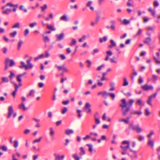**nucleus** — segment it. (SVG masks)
<instances>
[{
    "label": "nucleus",
    "instance_id": "f257e3e1",
    "mask_svg": "<svg viewBox=\"0 0 160 160\" xmlns=\"http://www.w3.org/2000/svg\"><path fill=\"white\" fill-rule=\"evenodd\" d=\"M121 103L120 104V106L122 108L121 111L122 112V115L125 116L127 114L130 107L132 106L134 101L133 99H130L127 103L125 99H122L121 100Z\"/></svg>",
    "mask_w": 160,
    "mask_h": 160
},
{
    "label": "nucleus",
    "instance_id": "f03ea898",
    "mask_svg": "<svg viewBox=\"0 0 160 160\" xmlns=\"http://www.w3.org/2000/svg\"><path fill=\"white\" fill-rule=\"evenodd\" d=\"M130 146V142L129 141L125 140L122 142L120 146L121 150L120 151L122 155L126 154L129 151V150L131 149Z\"/></svg>",
    "mask_w": 160,
    "mask_h": 160
},
{
    "label": "nucleus",
    "instance_id": "7ed1b4c3",
    "mask_svg": "<svg viewBox=\"0 0 160 160\" xmlns=\"http://www.w3.org/2000/svg\"><path fill=\"white\" fill-rule=\"evenodd\" d=\"M126 154L130 157L132 160L137 158L138 157L137 151L133 150L132 149L129 150V151Z\"/></svg>",
    "mask_w": 160,
    "mask_h": 160
},
{
    "label": "nucleus",
    "instance_id": "20e7f679",
    "mask_svg": "<svg viewBox=\"0 0 160 160\" xmlns=\"http://www.w3.org/2000/svg\"><path fill=\"white\" fill-rule=\"evenodd\" d=\"M27 65H26L25 62L23 61L20 62L21 64L24 67L26 70L28 69H31L33 67V64L31 63V59H28L26 61Z\"/></svg>",
    "mask_w": 160,
    "mask_h": 160
},
{
    "label": "nucleus",
    "instance_id": "39448f33",
    "mask_svg": "<svg viewBox=\"0 0 160 160\" xmlns=\"http://www.w3.org/2000/svg\"><path fill=\"white\" fill-rule=\"evenodd\" d=\"M129 128L134 130L136 131L138 133H140L142 132V129L139 126V125L134 126L133 124H131L130 125Z\"/></svg>",
    "mask_w": 160,
    "mask_h": 160
},
{
    "label": "nucleus",
    "instance_id": "423d86ee",
    "mask_svg": "<svg viewBox=\"0 0 160 160\" xmlns=\"http://www.w3.org/2000/svg\"><path fill=\"white\" fill-rule=\"evenodd\" d=\"M27 74V73L26 72H24L22 73L18 74L16 76V80L17 82H19L18 84H19V86H21L22 85V84L21 82L22 81L21 78L26 75Z\"/></svg>",
    "mask_w": 160,
    "mask_h": 160
},
{
    "label": "nucleus",
    "instance_id": "0eeeda50",
    "mask_svg": "<svg viewBox=\"0 0 160 160\" xmlns=\"http://www.w3.org/2000/svg\"><path fill=\"white\" fill-rule=\"evenodd\" d=\"M55 67L57 68L59 70L63 72H68V70L64 65L61 66H58L56 64L55 65Z\"/></svg>",
    "mask_w": 160,
    "mask_h": 160
},
{
    "label": "nucleus",
    "instance_id": "6e6552de",
    "mask_svg": "<svg viewBox=\"0 0 160 160\" xmlns=\"http://www.w3.org/2000/svg\"><path fill=\"white\" fill-rule=\"evenodd\" d=\"M91 106V105L89 103L87 102L86 103L85 105L83 108V109L87 113H91L92 110L90 108Z\"/></svg>",
    "mask_w": 160,
    "mask_h": 160
},
{
    "label": "nucleus",
    "instance_id": "1a4fd4ad",
    "mask_svg": "<svg viewBox=\"0 0 160 160\" xmlns=\"http://www.w3.org/2000/svg\"><path fill=\"white\" fill-rule=\"evenodd\" d=\"M142 88L144 90L146 91L152 90L153 89V86L149 85L147 83L142 86Z\"/></svg>",
    "mask_w": 160,
    "mask_h": 160
},
{
    "label": "nucleus",
    "instance_id": "9d476101",
    "mask_svg": "<svg viewBox=\"0 0 160 160\" xmlns=\"http://www.w3.org/2000/svg\"><path fill=\"white\" fill-rule=\"evenodd\" d=\"M14 112V111L12 106H9L8 107V114L7 118H10Z\"/></svg>",
    "mask_w": 160,
    "mask_h": 160
},
{
    "label": "nucleus",
    "instance_id": "9b49d317",
    "mask_svg": "<svg viewBox=\"0 0 160 160\" xmlns=\"http://www.w3.org/2000/svg\"><path fill=\"white\" fill-rule=\"evenodd\" d=\"M14 84L15 85V90L12 92V95L14 98H15L18 88L21 87L19 86V84L18 85L17 84L15 83Z\"/></svg>",
    "mask_w": 160,
    "mask_h": 160
},
{
    "label": "nucleus",
    "instance_id": "f8f14e48",
    "mask_svg": "<svg viewBox=\"0 0 160 160\" xmlns=\"http://www.w3.org/2000/svg\"><path fill=\"white\" fill-rule=\"evenodd\" d=\"M55 37L57 38V40L60 41L64 37V35L63 33H62L60 34H56L55 35Z\"/></svg>",
    "mask_w": 160,
    "mask_h": 160
},
{
    "label": "nucleus",
    "instance_id": "ddd939ff",
    "mask_svg": "<svg viewBox=\"0 0 160 160\" xmlns=\"http://www.w3.org/2000/svg\"><path fill=\"white\" fill-rule=\"evenodd\" d=\"M18 106L19 109L22 110L23 111H25L28 109V108L25 107L23 102H22L19 104Z\"/></svg>",
    "mask_w": 160,
    "mask_h": 160
},
{
    "label": "nucleus",
    "instance_id": "4468645a",
    "mask_svg": "<svg viewBox=\"0 0 160 160\" xmlns=\"http://www.w3.org/2000/svg\"><path fill=\"white\" fill-rule=\"evenodd\" d=\"M106 53L107 55H106V58L104 59V60L105 61H107L108 60V59H109V57L112 55V52L110 50H109V51H107L106 52Z\"/></svg>",
    "mask_w": 160,
    "mask_h": 160
},
{
    "label": "nucleus",
    "instance_id": "2eb2a0df",
    "mask_svg": "<svg viewBox=\"0 0 160 160\" xmlns=\"http://www.w3.org/2000/svg\"><path fill=\"white\" fill-rule=\"evenodd\" d=\"M74 132L73 130L70 129H68L65 130V134L68 136L70 135L71 134H73Z\"/></svg>",
    "mask_w": 160,
    "mask_h": 160
},
{
    "label": "nucleus",
    "instance_id": "dca6fc26",
    "mask_svg": "<svg viewBox=\"0 0 160 160\" xmlns=\"http://www.w3.org/2000/svg\"><path fill=\"white\" fill-rule=\"evenodd\" d=\"M6 61L7 62V63L9 64L10 67H12L14 65L15 63L13 60L12 59H10L8 58H7L6 60Z\"/></svg>",
    "mask_w": 160,
    "mask_h": 160
},
{
    "label": "nucleus",
    "instance_id": "f3484780",
    "mask_svg": "<svg viewBox=\"0 0 160 160\" xmlns=\"http://www.w3.org/2000/svg\"><path fill=\"white\" fill-rule=\"evenodd\" d=\"M55 160H63L65 157L64 155H62L61 156L58 154H55Z\"/></svg>",
    "mask_w": 160,
    "mask_h": 160
},
{
    "label": "nucleus",
    "instance_id": "a211bd4d",
    "mask_svg": "<svg viewBox=\"0 0 160 160\" xmlns=\"http://www.w3.org/2000/svg\"><path fill=\"white\" fill-rule=\"evenodd\" d=\"M148 145L153 148L154 146V141L151 139H148Z\"/></svg>",
    "mask_w": 160,
    "mask_h": 160
},
{
    "label": "nucleus",
    "instance_id": "6ab92c4d",
    "mask_svg": "<svg viewBox=\"0 0 160 160\" xmlns=\"http://www.w3.org/2000/svg\"><path fill=\"white\" fill-rule=\"evenodd\" d=\"M69 19L66 15H64L61 17L60 18V20L61 21L67 22L69 21Z\"/></svg>",
    "mask_w": 160,
    "mask_h": 160
},
{
    "label": "nucleus",
    "instance_id": "aec40b11",
    "mask_svg": "<svg viewBox=\"0 0 160 160\" xmlns=\"http://www.w3.org/2000/svg\"><path fill=\"white\" fill-rule=\"evenodd\" d=\"M1 84L3 83H7L9 82V80L8 78L6 77H2L1 78Z\"/></svg>",
    "mask_w": 160,
    "mask_h": 160
},
{
    "label": "nucleus",
    "instance_id": "412c9836",
    "mask_svg": "<svg viewBox=\"0 0 160 160\" xmlns=\"http://www.w3.org/2000/svg\"><path fill=\"white\" fill-rule=\"evenodd\" d=\"M53 18V14L52 13H50L48 15V17H46L45 18V20L46 21H49L50 19H52Z\"/></svg>",
    "mask_w": 160,
    "mask_h": 160
},
{
    "label": "nucleus",
    "instance_id": "4be33fe9",
    "mask_svg": "<svg viewBox=\"0 0 160 160\" xmlns=\"http://www.w3.org/2000/svg\"><path fill=\"white\" fill-rule=\"evenodd\" d=\"M20 27V24L19 22H17L14 24L12 27V28H19Z\"/></svg>",
    "mask_w": 160,
    "mask_h": 160
},
{
    "label": "nucleus",
    "instance_id": "5701e85b",
    "mask_svg": "<svg viewBox=\"0 0 160 160\" xmlns=\"http://www.w3.org/2000/svg\"><path fill=\"white\" fill-rule=\"evenodd\" d=\"M11 11V9H7L6 10L2 11V13L3 14H5L6 15L8 14Z\"/></svg>",
    "mask_w": 160,
    "mask_h": 160
},
{
    "label": "nucleus",
    "instance_id": "b1692460",
    "mask_svg": "<svg viewBox=\"0 0 160 160\" xmlns=\"http://www.w3.org/2000/svg\"><path fill=\"white\" fill-rule=\"evenodd\" d=\"M47 28L48 29L53 31H55L56 30V28H54L52 25H48L47 24Z\"/></svg>",
    "mask_w": 160,
    "mask_h": 160
},
{
    "label": "nucleus",
    "instance_id": "393cba45",
    "mask_svg": "<svg viewBox=\"0 0 160 160\" xmlns=\"http://www.w3.org/2000/svg\"><path fill=\"white\" fill-rule=\"evenodd\" d=\"M86 145L88 147V150L90 152L92 153L93 150V145L92 144H87Z\"/></svg>",
    "mask_w": 160,
    "mask_h": 160
},
{
    "label": "nucleus",
    "instance_id": "a878e982",
    "mask_svg": "<svg viewBox=\"0 0 160 160\" xmlns=\"http://www.w3.org/2000/svg\"><path fill=\"white\" fill-rule=\"evenodd\" d=\"M111 45H109V47L111 48L112 47H115L116 46V44L113 40H111L110 41Z\"/></svg>",
    "mask_w": 160,
    "mask_h": 160
},
{
    "label": "nucleus",
    "instance_id": "bb28decb",
    "mask_svg": "<svg viewBox=\"0 0 160 160\" xmlns=\"http://www.w3.org/2000/svg\"><path fill=\"white\" fill-rule=\"evenodd\" d=\"M94 118L95 124L97 125L100 124L101 122L100 118L97 117H96V115L94 116Z\"/></svg>",
    "mask_w": 160,
    "mask_h": 160
},
{
    "label": "nucleus",
    "instance_id": "cd10ccee",
    "mask_svg": "<svg viewBox=\"0 0 160 160\" xmlns=\"http://www.w3.org/2000/svg\"><path fill=\"white\" fill-rule=\"evenodd\" d=\"M19 145V142L18 140H15L13 141V147L15 148H17Z\"/></svg>",
    "mask_w": 160,
    "mask_h": 160
},
{
    "label": "nucleus",
    "instance_id": "c85d7f7f",
    "mask_svg": "<svg viewBox=\"0 0 160 160\" xmlns=\"http://www.w3.org/2000/svg\"><path fill=\"white\" fill-rule=\"evenodd\" d=\"M107 39V38L106 36H104L103 38H100L99 39V42L102 43L103 42H106Z\"/></svg>",
    "mask_w": 160,
    "mask_h": 160
},
{
    "label": "nucleus",
    "instance_id": "c756f323",
    "mask_svg": "<svg viewBox=\"0 0 160 160\" xmlns=\"http://www.w3.org/2000/svg\"><path fill=\"white\" fill-rule=\"evenodd\" d=\"M14 5H15L13 4L12 3H11V2H8V3H7L6 6L2 7V9L3 10L5 8H6V6H9L10 7H14Z\"/></svg>",
    "mask_w": 160,
    "mask_h": 160
},
{
    "label": "nucleus",
    "instance_id": "7c9ffc66",
    "mask_svg": "<svg viewBox=\"0 0 160 160\" xmlns=\"http://www.w3.org/2000/svg\"><path fill=\"white\" fill-rule=\"evenodd\" d=\"M50 135L51 136H53L55 133V132L53 128L51 127L49 128Z\"/></svg>",
    "mask_w": 160,
    "mask_h": 160
},
{
    "label": "nucleus",
    "instance_id": "2f4dec72",
    "mask_svg": "<svg viewBox=\"0 0 160 160\" xmlns=\"http://www.w3.org/2000/svg\"><path fill=\"white\" fill-rule=\"evenodd\" d=\"M42 139V138L41 137H40L39 138L37 139H35L32 142V143H38L40 142L41 140Z\"/></svg>",
    "mask_w": 160,
    "mask_h": 160
},
{
    "label": "nucleus",
    "instance_id": "473e14b6",
    "mask_svg": "<svg viewBox=\"0 0 160 160\" xmlns=\"http://www.w3.org/2000/svg\"><path fill=\"white\" fill-rule=\"evenodd\" d=\"M146 29L148 32L150 31H153L154 29V28L151 26H148L146 28Z\"/></svg>",
    "mask_w": 160,
    "mask_h": 160
},
{
    "label": "nucleus",
    "instance_id": "72a5a7b5",
    "mask_svg": "<svg viewBox=\"0 0 160 160\" xmlns=\"http://www.w3.org/2000/svg\"><path fill=\"white\" fill-rule=\"evenodd\" d=\"M123 86H127L128 85V82L126 78H124L123 79Z\"/></svg>",
    "mask_w": 160,
    "mask_h": 160
},
{
    "label": "nucleus",
    "instance_id": "f704fd0d",
    "mask_svg": "<svg viewBox=\"0 0 160 160\" xmlns=\"http://www.w3.org/2000/svg\"><path fill=\"white\" fill-rule=\"evenodd\" d=\"M17 34V32L16 31H14L13 32H11L9 33L10 36L12 38L15 37Z\"/></svg>",
    "mask_w": 160,
    "mask_h": 160
},
{
    "label": "nucleus",
    "instance_id": "c9c22d12",
    "mask_svg": "<svg viewBox=\"0 0 160 160\" xmlns=\"http://www.w3.org/2000/svg\"><path fill=\"white\" fill-rule=\"evenodd\" d=\"M43 40L44 42H48L50 41V39L47 36H45L44 35H43Z\"/></svg>",
    "mask_w": 160,
    "mask_h": 160
},
{
    "label": "nucleus",
    "instance_id": "e433bc0d",
    "mask_svg": "<svg viewBox=\"0 0 160 160\" xmlns=\"http://www.w3.org/2000/svg\"><path fill=\"white\" fill-rule=\"evenodd\" d=\"M77 41L75 39H72L71 42L70 43V46H72L76 44Z\"/></svg>",
    "mask_w": 160,
    "mask_h": 160
},
{
    "label": "nucleus",
    "instance_id": "4c0bfd02",
    "mask_svg": "<svg viewBox=\"0 0 160 160\" xmlns=\"http://www.w3.org/2000/svg\"><path fill=\"white\" fill-rule=\"evenodd\" d=\"M23 43V42L22 40H20L19 41L18 44V49L19 50Z\"/></svg>",
    "mask_w": 160,
    "mask_h": 160
},
{
    "label": "nucleus",
    "instance_id": "58836bf2",
    "mask_svg": "<svg viewBox=\"0 0 160 160\" xmlns=\"http://www.w3.org/2000/svg\"><path fill=\"white\" fill-rule=\"evenodd\" d=\"M142 113L141 111H133L132 113V114H137L138 115H141L142 114Z\"/></svg>",
    "mask_w": 160,
    "mask_h": 160
},
{
    "label": "nucleus",
    "instance_id": "ea45409f",
    "mask_svg": "<svg viewBox=\"0 0 160 160\" xmlns=\"http://www.w3.org/2000/svg\"><path fill=\"white\" fill-rule=\"evenodd\" d=\"M72 157L75 160H79V157L76 154H72Z\"/></svg>",
    "mask_w": 160,
    "mask_h": 160
},
{
    "label": "nucleus",
    "instance_id": "a19ab883",
    "mask_svg": "<svg viewBox=\"0 0 160 160\" xmlns=\"http://www.w3.org/2000/svg\"><path fill=\"white\" fill-rule=\"evenodd\" d=\"M130 23V21L126 19H124L122 22V24L123 25H127Z\"/></svg>",
    "mask_w": 160,
    "mask_h": 160
},
{
    "label": "nucleus",
    "instance_id": "79ce46f5",
    "mask_svg": "<svg viewBox=\"0 0 160 160\" xmlns=\"http://www.w3.org/2000/svg\"><path fill=\"white\" fill-rule=\"evenodd\" d=\"M109 92H108L105 91H103V93L102 96L105 99L107 98L108 96L109 95Z\"/></svg>",
    "mask_w": 160,
    "mask_h": 160
},
{
    "label": "nucleus",
    "instance_id": "37998d69",
    "mask_svg": "<svg viewBox=\"0 0 160 160\" xmlns=\"http://www.w3.org/2000/svg\"><path fill=\"white\" fill-rule=\"evenodd\" d=\"M37 22H33L32 23H30L29 24V26L31 28H33L34 26H36L37 25Z\"/></svg>",
    "mask_w": 160,
    "mask_h": 160
},
{
    "label": "nucleus",
    "instance_id": "c03bdc74",
    "mask_svg": "<svg viewBox=\"0 0 160 160\" xmlns=\"http://www.w3.org/2000/svg\"><path fill=\"white\" fill-rule=\"evenodd\" d=\"M151 40V38L150 37H148L144 41V42L147 43L149 44Z\"/></svg>",
    "mask_w": 160,
    "mask_h": 160
},
{
    "label": "nucleus",
    "instance_id": "a18cd8bd",
    "mask_svg": "<svg viewBox=\"0 0 160 160\" xmlns=\"http://www.w3.org/2000/svg\"><path fill=\"white\" fill-rule=\"evenodd\" d=\"M153 5L154 7H158L159 6V4L158 1L155 0L153 2Z\"/></svg>",
    "mask_w": 160,
    "mask_h": 160
},
{
    "label": "nucleus",
    "instance_id": "49530a36",
    "mask_svg": "<svg viewBox=\"0 0 160 160\" xmlns=\"http://www.w3.org/2000/svg\"><path fill=\"white\" fill-rule=\"evenodd\" d=\"M105 67V65L104 64H102L98 66L96 69V70L98 71H101L102 68H104Z\"/></svg>",
    "mask_w": 160,
    "mask_h": 160
},
{
    "label": "nucleus",
    "instance_id": "de8ad7c7",
    "mask_svg": "<svg viewBox=\"0 0 160 160\" xmlns=\"http://www.w3.org/2000/svg\"><path fill=\"white\" fill-rule=\"evenodd\" d=\"M34 91L33 90H31L29 94L27 95V96L28 97L29 96H34Z\"/></svg>",
    "mask_w": 160,
    "mask_h": 160
},
{
    "label": "nucleus",
    "instance_id": "09e8293b",
    "mask_svg": "<svg viewBox=\"0 0 160 160\" xmlns=\"http://www.w3.org/2000/svg\"><path fill=\"white\" fill-rule=\"evenodd\" d=\"M155 134L154 132L152 131L148 135V139H151V137L152 135H154Z\"/></svg>",
    "mask_w": 160,
    "mask_h": 160
},
{
    "label": "nucleus",
    "instance_id": "8fccbe9b",
    "mask_svg": "<svg viewBox=\"0 0 160 160\" xmlns=\"http://www.w3.org/2000/svg\"><path fill=\"white\" fill-rule=\"evenodd\" d=\"M19 9L21 11H24L25 12H27V10L26 9L24 8V6L23 5H21L20 6Z\"/></svg>",
    "mask_w": 160,
    "mask_h": 160
},
{
    "label": "nucleus",
    "instance_id": "3c124183",
    "mask_svg": "<svg viewBox=\"0 0 160 160\" xmlns=\"http://www.w3.org/2000/svg\"><path fill=\"white\" fill-rule=\"evenodd\" d=\"M47 8V6L46 4H44L43 6L41 7V11L44 12L45 10Z\"/></svg>",
    "mask_w": 160,
    "mask_h": 160
},
{
    "label": "nucleus",
    "instance_id": "603ef678",
    "mask_svg": "<svg viewBox=\"0 0 160 160\" xmlns=\"http://www.w3.org/2000/svg\"><path fill=\"white\" fill-rule=\"evenodd\" d=\"M0 149H1L3 151H7L8 150V148L6 146H3L0 147Z\"/></svg>",
    "mask_w": 160,
    "mask_h": 160
},
{
    "label": "nucleus",
    "instance_id": "864d4df0",
    "mask_svg": "<svg viewBox=\"0 0 160 160\" xmlns=\"http://www.w3.org/2000/svg\"><path fill=\"white\" fill-rule=\"evenodd\" d=\"M80 150L81 151L80 154L81 155H83L85 154V151L84 150L83 148L82 147H81L80 148Z\"/></svg>",
    "mask_w": 160,
    "mask_h": 160
},
{
    "label": "nucleus",
    "instance_id": "5fc2aeb1",
    "mask_svg": "<svg viewBox=\"0 0 160 160\" xmlns=\"http://www.w3.org/2000/svg\"><path fill=\"white\" fill-rule=\"evenodd\" d=\"M70 142V140L68 139H66L65 140V143L64 144L66 146L68 145L69 142Z\"/></svg>",
    "mask_w": 160,
    "mask_h": 160
},
{
    "label": "nucleus",
    "instance_id": "6e6d98bb",
    "mask_svg": "<svg viewBox=\"0 0 160 160\" xmlns=\"http://www.w3.org/2000/svg\"><path fill=\"white\" fill-rule=\"evenodd\" d=\"M92 4V2L91 1H88L86 4V6L87 7H89L91 6V5Z\"/></svg>",
    "mask_w": 160,
    "mask_h": 160
},
{
    "label": "nucleus",
    "instance_id": "4d7b16f0",
    "mask_svg": "<svg viewBox=\"0 0 160 160\" xmlns=\"http://www.w3.org/2000/svg\"><path fill=\"white\" fill-rule=\"evenodd\" d=\"M110 62L112 63H114L115 64H117L118 62L117 61L115 60L114 58H111L109 59Z\"/></svg>",
    "mask_w": 160,
    "mask_h": 160
},
{
    "label": "nucleus",
    "instance_id": "13d9d810",
    "mask_svg": "<svg viewBox=\"0 0 160 160\" xmlns=\"http://www.w3.org/2000/svg\"><path fill=\"white\" fill-rule=\"evenodd\" d=\"M145 114L147 116H149L150 115V112L147 108L145 110Z\"/></svg>",
    "mask_w": 160,
    "mask_h": 160
},
{
    "label": "nucleus",
    "instance_id": "bf43d9fd",
    "mask_svg": "<svg viewBox=\"0 0 160 160\" xmlns=\"http://www.w3.org/2000/svg\"><path fill=\"white\" fill-rule=\"evenodd\" d=\"M158 76L155 75H152V80L153 82L155 83L158 78Z\"/></svg>",
    "mask_w": 160,
    "mask_h": 160
},
{
    "label": "nucleus",
    "instance_id": "052dcab7",
    "mask_svg": "<svg viewBox=\"0 0 160 160\" xmlns=\"http://www.w3.org/2000/svg\"><path fill=\"white\" fill-rule=\"evenodd\" d=\"M68 111L67 108L66 107H64L62 110L61 113L62 114H64Z\"/></svg>",
    "mask_w": 160,
    "mask_h": 160
},
{
    "label": "nucleus",
    "instance_id": "680f3d73",
    "mask_svg": "<svg viewBox=\"0 0 160 160\" xmlns=\"http://www.w3.org/2000/svg\"><path fill=\"white\" fill-rule=\"evenodd\" d=\"M142 31V30L141 29L139 28L138 31V32L136 34V35L135 36L137 37L138 36L140 35L141 34Z\"/></svg>",
    "mask_w": 160,
    "mask_h": 160
},
{
    "label": "nucleus",
    "instance_id": "e2e57ef3",
    "mask_svg": "<svg viewBox=\"0 0 160 160\" xmlns=\"http://www.w3.org/2000/svg\"><path fill=\"white\" fill-rule=\"evenodd\" d=\"M157 95V94L156 93H155L154 94L150 96L149 97L148 100L152 101V98H155L156 97Z\"/></svg>",
    "mask_w": 160,
    "mask_h": 160
},
{
    "label": "nucleus",
    "instance_id": "0e129e2a",
    "mask_svg": "<svg viewBox=\"0 0 160 160\" xmlns=\"http://www.w3.org/2000/svg\"><path fill=\"white\" fill-rule=\"evenodd\" d=\"M142 18H143V21L145 22H147L149 20V18L148 17H143Z\"/></svg>",
    "mask_w": 160,
    "mask_h": 160
},
{
    "label": "nucleus",
    "instance_id": "69168bd1",
    "mask_svg": "<svg viewBox=\"0 0 160 160\" xmlns=\"http://www.w3.org/2000/svg\"><path fill=\"white\" fill-rule=\"evenodd\" d=\"M91 138V136L90 135H87L85 137H83L82 139L84 141H86L87 140Z\"/></svg>",
    "mask_w": 160,
    "mask_h": 160
},
{
    "label": "nucleus",
    "instance_id": "338daca9",
    "mask_svg": "<svg viewBox=\"0 0 160 160\" xmlns=\"http://www.w3.org/2000/svg\"><path fill=\"white\" fill-rule=\"evenodd\" d=\"M86 62L88 63L87 65V67L88 68H90L91 65V62L89 60H87L86 61Z\"/></svg>",
    "mask_w": 160,
    "mask_h": 160
},
{
    "label": "nucleus",
    "instance_id": "774afa93",
    "mask_svg": "<svg viewBox=\"0 0 160 160\" xmlns=\"http://www.w3.org/2000/svg\"><path fill=\"white\" fill-rule=\"evenodd\" d=\"M109 95L111 97L112 99H114L115 98V95L114 93L109 92Z\"/></svg>",
    "mask_w": 160,
    "mask_h": 160
}]
</instances>
